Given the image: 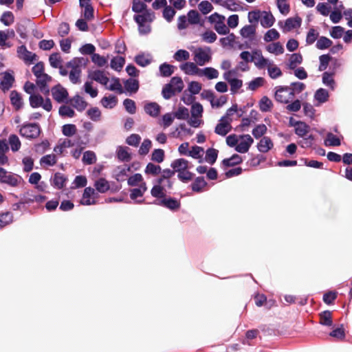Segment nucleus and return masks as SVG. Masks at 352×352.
I'll return each instance as SVG.
<instances>
[{
  "instance_id": "obj_1",
  "label": "nucleus",
  "mask_w": 352,
  "mask_h": 352,
  "mask_svg": "<svg viewBox=\"0 0 352 352\" xmlns=\"http://www.w3.org/2000/svg\"><path fill=\"white\" fill-rule=\"evenodd\" d=\"M87 62V58L83 57H76L66 63V67L71 68V71L69 74V78L73 84L80 83L82 67H85Z\"/></svg>"
},
{
  "instance_id": "obj_2",
  "label": "nucleus",
  "mask_w": 352,
  "mask_h": 352,
  "mask_svg": "<svg viewBox=\"0 0 352 352\" xmlns=\"http://www.w3.org/2000/svg\"><path fill=\"white\" fill-rule=\"evenodd\" d=\"M193 55L194 61L199 66H204L212 60V51L208 46L199 47L195 49Z\"/></svg>"
},
{
  "instance_id": "obj_3",
  "label": "nucleus",
  "mask_w": 352,
  "mask_h": 352,
  "mask_svg": "<svg viewBox=\"0 0 352 352\" xmlns=\"http://www.w3.org/2000/svg\"><path fill=\"white\" fill-rule=\"evenodd\" d=\"M41 132V129L38 123H24L19 129V134L28 140L37 138Z\"/></svg>"
},
{
  "instance_id": "obj_4",
  "label": "nucleus",
  "mask_w": 352,
  "mask_h": 352,
  "mask_svg": "<svg viewBox=\"0 0 352 352\" xmlns=\"http://www.w3.org/2000/svg\"><path fill=\"white\" fill-rule=\"evenodd\" d=\"M30 105L36 109L43 107L45 111H50L52 109L51 100L49 98L44 99L40 94H31L29 98Z\"/></svg>"
},
{
  "instance_id": "obj_5",
  "label": "nucleus",
  "mask_w": 352,
  "mask_h": 352,
  "mask_svg": "<svg viewBox=\"0 0 352 352\" xmlns=\"http://www.w3.org/2000/svg\"><path fill=\"white\" fill-rule=\"evenodd\" d=\"M290 91L288 86H276L274 98L278 102L287 104L294 98Z\"/></svg>"
},
{
  "instance_id": "obj_6",
  "label": "nucleus",
  "mask_w": 352,
  "mask_h": 352,
  "mask_svg": "<svg viewBox=\"0 0 352 352\" xmlns=\"http://www.w3.org/2000/svg\"><path fill=\"white\" fill-rule=\"evenodd\" d=\"M302 19L299 16L290 17L285 21H280L278 26L282 29L283 32H288L291 30L298 28L301 25Z\"/></svg>"
},
{
  "instance_id": "obj_7",
  "label": "nucleus",
  "mask_w": 352,
  "mask_h": 352,
  "mask_svg": "<svg viewBox=\"0 0 352 352\" xmlns=\"http://www.w3.org/2000/svg\"><path fill=\"white\" fill-rule=\"evenodd\" d=\"M152 204L163 206L170 210H176L180 208L181 204L179 200L174 197H164L162 199H155Z\"/></svg>"
},
{
  "instance_id": "obj_8",
  "label": "nucleus",
  "mask_w": 352,
  "mask_h": 352,
  "mask_svg": "<svg viewBox=\"0 0 352 352\" xmlns=\"http://www.w3.org/2000/svg\"><path fill=\"white\" fill-rule=\"evenodd\" d=\"M20 177L12 173L8 172L3 168L0 167V182L15 187L19 184Z\"/></svg>"
},
{
  "instance_id": "obj_9",
  "label": "nucleus",
  "mask_w": 352,
  "mask_h": 352,
  "mask_svg": "<svg viewBox=\"0 0 352 352\" xmlns=\"http://www.w3.org/2000/svg\"><path fill=\"white\" fill-rule=\"evenodd\" d=\"M53 98L58 103L67 102L69 96L67 90L60 84H58L51 89Z\"/></svg>"
},
{
  "instance_id": "obj_10",
  "label": "nucleus",
  "mask_w": 352,
  "mask_h": 352,
  "mask_svg": "<svg viewBox=\"0 0 352 352\" xmlns=\"http://www.w3.org/2000/svg\"><path fill=\"white\" fill-rule=\"evenodd\" d=\"M36 78V85L38 86L40 91L44 95L48 96L50 92L48 82L52 80V78L46 73L38 76Z\"/></svg>"
},
{
  "instance_id": "obj_11",
  "label": "nucleus",
  "mask_w": 352,
  "mask_h": 352,
  "mask_svg": "<svg viewBox=\"0 0 352 352\" xmlns=\"http://www.w3.org/2000/svg\"><path fill=\"white\" fill-rule=\"evenodd\" d=\"M16 52H17V56L20 59L23 60L26 63H32L36 58V54L28 51L26 46L24 45L19 46L17 47Z\"/></svg>"
},
{
  "instance_id": "obj_12",
  "label": "nucleus",
  "mask_w": 352,
  "mask_h": 352,
  "mask_svg": "<svg viewBox=\"0 0 352 352\" xmlns=\"http://www.w3.org/2000/svg\"><path fill=\"white\" fill-rule=\"evenodd\" d=\"M239 138L243 140L236 144L235 150L240 153H247L254 142L253 138L249 135H241Z\"/></svg>"
},
{
  "instance_id": "obj_13",
  "label": "nucleus",
  "mask_w": 352,
  "mask_h": 352,
  "mask_svg": "<svg viewBox=\"0 0 352 352\" xmlns=\"http://www.w3.org/2000/svg\"><path fill=\"white\" fill-rule=\"evenodd\" d=\"M3 76L0 81V88L3 92L8 91L14 82V77L12 71H6L1 74Z\"/></svg>"
},
{
  "instance_id": "obj_14",
  "label": "nucleus",
  "mask_w": 352,
  "mask_h": 352,
  "mask_svg": "<svg viewBox=\"0 0 352 352\" xmlns=\"http://www.w3.org/2000/svg\"><path fill=\"white\" fill-rule=\"evenodd\" d=\"M88 78L104 86H107L109 81V79L106 76L105 72L100 69H96L89 72Z\"/></svg>"
},
{
  "instance_id": "obj_15",
  "label": "nucleus",
  "mask_w": 352,
  "mask_h": 352,
  "mask_svg": "<svg viewBox=\"0 0 352 352\" xmlns=\"http://www.w3.org/2000/svg\"><path fill=\"white\" fill-rule=\"evenodd\" d=\"M231 120H223L222 121L221 118L219 122L215 126L214 133L217 135L225 136L231 131Z\"/></svg>"
},
{
  "instance_id": "obj_16",
  "label": "nucleus",
  "mask_w": 352,
  "mask_h": 352,
  "mask_svg": "<svg viewBox=\"0 0 352 352\" xmlns=\"http://www.w3.org/2000/svg\"><path fill=\"white\" fill-rule=\"evenodd\" d=\"M180 69L187 75L199 76L200 69L196 63L185 62L179 66Z\"/></svg>"
},
{
  "instance_id": "obj_17",
  "label": "nucleus",
  "mask_w": 352,
  "mask_h": 352,
  "mask_svg": "<svg viewBox=\"0 0 352 352\" xmlns=\"http://www.w3.org/2000/svg\"><path fill=\"white\" fill-rule=\"evenodd\" d=\"M144 109L146 113L151 117L156 118L160 113V106L155 102H149L144 104Z\"/></svg>"
},
{
  "instance_id": "obj_18",
  "label": "nucleus",
  "mask_w": 352,
  "mask_h": 352,
  "mask_svg": "<svg viewBox=\"0 0 352 352\" xmlns=\"http://www.w3.org/2000/svg\"><path fill=\"white\" fill-rule=\"evenodd\" d=\"M171 168L174 170L175 173H180L182 170H185V169H189V162L188 160L184 158H179L175 160L170 164Z\"/></svg>"
},
{
  "instance_id": "obj_19",
  "label": "nucleus",
  "mask_w": 352,
  "mask_h": 352,
  "mask_svg": "<svg viewBox=\"0 0 352 352\" xmlns=\"http://www.w3.org/2000/svg\"><path fill=\"white\" fill-rule=\"evenodd\" d=\"M256 25H246L240 30V34L243 38L252 40L256 34Z\"/></svg>"
},
{
  "instance_id": "obj_20",
  "label": "nucleus",
  "mask_w": 352,
  "mask_h": 352,
  "mask_svg": "<svg viewBox=\"0 0 352 352\" xmlns=\"http://www.w3.org/2000/svg\"><path fill=\"white\" fill-rule=\"evenodd\" d=\"M71 104L78 111H83L87 106V102L79 95L74 96L69 100Z\"/></svg>"
},
{
  "instance_id": "obj_21",
  "label": "nucleus",
  "mask_w": 352,
  "mask_h": 352,
  "mask_svg": "<svg viewBox=\"0 0 352 352\" xmlns=\"http://www.w3.org/2000/svg\"><path fill=\"white\" fill-rule=\"evenodd\" d=\"M274 144L270 138L263 136L257 144V148L261 153H267L272 148Z\"/></svg>"
},
{
  "instance_id": "obj_22",
  "label": "nucleus",
  "mask_w": 352,
  "mask_h": 352,
  "mask_svg": "<svg viewBox=\"0 0 352 352\" xmlns=\"http://www.w3.org/2000/svg\"><path fill=\"white\" fill-rule=\"evenodd\" d=\"M124 87L127 92L135 94L139 89V81L137 79L130 78L124 81Z\"/></svg>"
},
{
  "instance_id": "obj_23",
  "label": "nucleus",
  "mask_w": 352,
  "mask_h": 352,
  "mask_svg": "<svg viewBox=\"0 0 352 352\" xmlns=\"http://www.w3.org/2000/svg\"><path fill=\"white\" fill-rule=\"evenodd\" d=\"M87 3H80L79 2V5L82 8H84L82 15L85 18V20L91 21L94 19V8L91 5L90 1H86Z\"/></svg>"
},
{
  "instance_id": "obj_24",
  "label": "nucleus",
  "mask_w": 352,
  "mask_h": 352,
  "mask_svg": "<svg viewBox=\"0 0 352 352\" xmlns=\"http://www.w3.org/2000/svg\"><path fill=\"white\" fill-rule=\"evenodd\" d=\"M10 101L12 105L16 110H19L23 107V102L21 94L16 90H13L10 92Z\"/></svg>"
},
{
  "instance_id": "obj_25",
  "label": "nucleus",
  "mask_w": 352,
  "mask_h": 352,
  "mask_svg": "<svg viewBox=\"0 0 352 352\" xmlns=\"http://www.w3.org/2000/svg\"><path fill=\"white\" fill-rule=\"evenodd\" d=\"M65 182L66 178L60 173H56L53 178L51 179L52 185L58 190L62 189L65 186Z\"/></svg>"
},
{
  "instance_id": "obj_26",
  "label": "nucleus",
  "mask_w": 352,
  "mask_h": 352,
  "mask_svg": "<svg viewBox=\"0 0 352 352\" xmlns=\"http://www.w3.org/2000/svg\"><path fill=\"white\" fill-rule=\"evenodd\" d=\"M175 67L167 63L161 64L159 67L160 76L164 78L170 77L174 73Z\"/></svg>"
},
{
  "instance_id": "obj_27",
  "label": "nucleus",
  "mask_w": 352,
  "mask_h": 352,
  "mask_svg": "<svg viewBox=\"0 0 352 352\" xmlns=\"http://www.w3.org/2000/svg\"><path fill=\"white\" fill-rule=\"evenodd\" d=\"M219 72L217 69L211 67H207L204 69H200V73L199 76H206L208 79L212 80L217 78L219 76Z\"/></svg>"
},
{
  "instance_id": "obj_28",
  "label": "nucleus",
  "mask_w": 352,
  "mask_h": 352,
  "mask_svg": "<svg viewBox=\"0 0 352 352\" xmlns=\"http://www.w3.org/2000/svg\"><path fill=\"white\" fill-rule=\"evenodd\" d=\"M94 187L96 188V190L100 193H105L110 188L108 181L102 177L99 178L95 182Z\"/></svg>"
},
{
  "instance_id": "obj_29",
  "label": "nucleus",
  "mask_w": 352,
  "mask_h": 352,
  "mask_svg": "<svg viewBox=\"0 0 352 352\" xmlns=\"http://www.w3.org/2000/svg\"><path fill=\"white\" fill-rule=\"evenodd\" d=\"M95 194V190L91 187H86L84 190L82 195V200L81 204L82 205L89 206L95 204V201H91L90 197Z\"/></svg>"
},
{
  "instance_id": "obj_30",
  "label": "nucleus",
  "mask_w": 352,
  "mask_h": 352,
  "mask_svg": "<svg viewBox=\"0 0 352 352\" xmlns=\"http://www.w3.org/2000/svg\"><path fill=\"white\" fill-rule=\"evenodd\" d=\"M206 185L207 182L204 177H197L191 184V188L193 192H201Z\"/></svg>"
},
{
  "instance_id": "obj_31",
  "label": "nucleus",
  "mask_w": 352,
  "mask_h": 352,
  "mask_svg": "<svg viewBox=\"0 0 352 352\" xmlns=\"http://www.w3.org/2000/svg\"><path fill=\"white\" fill-rule=\"evenodd\" d=\"M225 17H221V19L218 20L216 24L214 25V29L217 31L219 34L226 35L229 34L230 29L224 23Z\"/></svg>"
},
{
  "instance_id": "obj_32",
  "label": "nucleus",
  "mask_w": 352,
  "mask_h": 352,
  "mask_svg": "<svg viewBox=\"0 0 352 352\" xmlns=\"http://www.w3.org/2000/svg\"><path fill=\"white\" fill-rule=\"evenodd\" d=\"M253 54L255 56V58L257 57L258 60L257 61L254 62L255 65L258 68H263L266 65H271L272 63L270 62L267 58H264L262 55V53L259 50H256L253 52Z\"/></svg>"
},
{
  "instance_id": "obj_33",
  "label": "nucleus",
  "mask_w": 352,
  "mask_h": 352,
  "mask_svg": "<svg viewBox=\"0 0 352 352\" xmlns=\"http://www.w3.org/2000/svg\"><path fill=\"white\" fill-rule=\"evenodd\" d=\"M117 157L122 162H129L131 159L130 153L128 152V148L119 146L116 151Z\"/></svg>"
},
{
  "instance_id": "obj_34",
  "label": "nucleus",
  "mask_w": 352,
  "mask_h": 352,
  "mask_svg": "<svg viewBox=\"0 0 352 352\" xmlns=\"http://www.w3.org/2000/svg\"><path fill=\"white\" fill-rule=\"evenodd\" d=\"M125 63V58L122 56H115L111 60L110 67L115 71L120 72L122 70Z\"/></svg>"
},
{
  "instance_id": "obj_35",
  "label": "nucleus",
  "mask_w": 352,
  "mask_h": 352,
  "mask_svg": "<svg viewBox=\"0 0 352 352\" xmlns=\"http://www.w3.org/2000/svg\"><path fill=\"white\" fill-rule=\"evenodd\" d=\"M298 124L295 128V133L300 138H304L309 132L310 126L305 122H297Z\"/></svg>"
},
{
  "instance_id": "obj_36",
  "label": "nucleus",
  "mask_w": 352,
  "mask_h": 352,
  "mask_svg": "<svg viewBox=\"0 0 352 352\" xmlns=\"http://www.w3.org/2000/svg\"><path fill=\"white\" fill-rule=\"evenodd\" d=\"M162 184H159L156 182V184L151 190V194L153 197L157 199H163L165 197L164 186H162Z\"/></svg>"
},
{
  "instance_id": "obj_37",
  "label": "nucleus",
  "mask_w": 352,
  "mask_h": 352,
  "mask_svg": "<svg viewBox=\"0 0 352 352\" xmlns=\"http://www.w3.org/2000/svg\"><path fill=\"white\" fill-rule=\"evenodd\" d=\"M320 324L331 327L333 325L331 312L326 310L320 314Z\"/></svg>"
},
{
  "instance_id": "obj_38",
  "label": "nucleus",
  "mask_w": 352,
  "mask_h": 352,
  "mask_svg": "<svg viewBox=\"0 0 352 352\" xmlns=\"http://www.w3.org/2000/svg\"><path fill=\"white\" fill-rule=\"evenodd\" d=\"M170 85V87L176 91L180 93L184 89V82L181 77L174 76L171 78L170 82L167 83Z\"/></svg>"
},
{
  "instance_id": "obj_39",
  "label": "nucleus",
  "mask_w": 352,
  "mask_h": 352,
  "mask_svg": "<svg viewBox=\"0 0 352 352\" xmlns=\"http://www.w3.org/2000/svg\"><path fill=\"white\" fill-rule=\"evenodd\" d=\"M117 102V98L113 95H111L109 96H104L101 100L102 105L107 109H113L116 106Z\"/></svg>"
},
{
  "instance_id": "obj_40",
  "label": "nucleus",
  "mask_w": 352,
  "mask_h": 352,
  "mask_svg": "<svg viewBox=\"0 0 352 352\" xmlns=\"http://www.w3.org/2000/svg\"><path fill=\"white\" fill-rule=\"evenodd\" d=\"M242 162V158L238 154L232 155L230 158L223 160L222 164L227 167L234 166Z\"/></svg>"
},
{
  "instance_id": "obj_41",
  "label": "nucleus",
  "mask_w": 352,
  "mask_h": 352,
  "mask_svg": "<svg viewBox=\"0 0 352 352\" xmlns=\"http://www.w3.org/2000/svg\"><path fill=\"white\" fill-rule=\"evenodd\" d=\"M266 50L271 54H274L275 55H280L284 53V47L280 44V42H275L271 44H269L266 47Z\"/></svg>"
},
{
  "instance_id": "obj_42",
  "label": "nucleus",
  "mask_w": 352,
  "mask_h": 352,
  "mask_svg": "<svg viewBox=\"0 0 352 352\" xmlns=\"http://www.w3.org/2000/svg\"><path fill=\"white\" fill-rule=\"evenodd\" d=\"M206 97L210 100L212 107H220L223 106L227 101L226 96H221L216 101H214V94L212 91H207Z\"/></svg>"
},
{
  "instance_id": "obj_43",
  "label": "nucleus",
  "mask_w": 352,
  "mask_h": 352,
  "mask_svg": "<svg viewBox=\"0 0 352 352\" xmlns=\"http://www.w3.org/2000/svg\"><path fill=\"white\" fill-rule=\"evenodd\" d=\"M218 153V150L215 148H208L206 152L205 160L211 165L214 164L217 161Z\"/></svg>"
},
{
  "instance_id": "obj_44",
  "label": "nucleus",
  "mask_w": 352,
  "mask_h": 352,
  "mask_svg": "<svg viewBox=\"0 0 352 352\" xmlns=\"http://www.w3.org/2000/svg\"><path fill=\"white\" fill-rule=\"evenodd\" d=\"M332 44L333 42L331 39L326 36H320L319 38L318 39L316 44V47L318 50H323L330 47L332 45Z\"/></svg>"
},
{
  "instance_id": "obj_45",
  "label": "nucleus",
  "mask_w": 352,
  "mask_h": 352,
  "mask_svg": "<svg viewBox=\"0 0 352 352\" xmlns=\"http://www.w3.org/2000/svg\"><path fill=\"white\" fill-rule=\"evenodd\" d=\"M324 144L326 146H338L341 144V140L338 136L331 132H329L327 134Z\"/></svg>"
},
{
  "instance_id": "obj_46",
  "label": "nucleus",
  "mask_w": 352,
  "mask_h": 352,
  "mask_svg": "<svg viewBox=\"0 0 352 352\" xmlns=\"http://www.w3.org/2000/svg\"><path fill=\"white\" fill-rule=\"evenodd\" d=\"M329 97V92L327 91V90L323 88L318 89L314 94L315 100L320 103H324L327 102L328 100Z\"/></svg>"
},
{
  "instance_id": "obj_47",
  "label": "nucleus",
  "mask_w": 352,
  "mask_h": 352,
  "mask_svg": "<svg viewBox=\"0 0 352 352\" xmlns=\"http://www.w3.org/2000/svg\"><path fill=\"white\" fill-rule=\"evenodd\" d=\"M263 16L261 21V24L263 28L272 27L274 22L275 19L271 12H263Z\"/></svg>"
},
{
  "instance_id": "obj_48",
  "label": "nucleus",
  "mask_w": 352,
  "mask_h": 352,
  "mask_svg": "<svg viewBox=\"0 0 352 352\" xmlns=\"http://www.w3.org/2000/svg\"><path fill=\"white\" fill-rule=\"evenodd\" d=\"M302 62V56L300 53H294L291 55L288 67L290 69H295L298 64H301Z\"/></svg>"
},
{
  "instance_id": "obj_49",
  "label": "nucleus",
  "mask_w": 352,
  "mask_h": 352,
  "mask_svg": "<svg viewBox=\"0 0 352 352\" xmlns=\"http://www.w3.org/2000/svg\"><path fill=\"white\" fill-rule=\"evenodd\" d=\"M8 143L13 152L18 151L21 146L19 137L15 134H11L8 138Z\"/></svg>"
},
{
  "instance_id": "obj_50",
  "label": "nucleus",
  "mask_w": 352,
  "mask_h": 352,
  "mask_svg": "<svg viewBox=\"0 0 352 352\" xmlns=\"http://www.w3.org/2000/svg\"><path fill=\"white\" fill-rule=\"evenodd\" d=\"M333 73H329L325 72L322 74V83L329 87L331 89L333 90L335 89L336 82L334 79L333 78Z\"/></svg>"
},
{
  "instance_id": "obj_51",
  "label": "nucleus",
  "mask_w": 352,
  "mask_h": 352,
  "mask_svg": "<svg viewBox=\"0 0 352 352\" xmlns=\"http://www.w3.org/2000/svg\"><path fill=\"white\" fill-rule=\"evenodd\" d=\"M273 106L272 100L267 96H263L259 101V108L262 112H268Z\"/></svg>"
},
{
  "instance_id": "obj_52",
  "label": "nucleus",
  "mask_w": 352,
  "mask_h": 352,
  "mask_svg": "<svg viewBox=\"0 0 352 352\" xmlns=\"http://www.w3.org/2000/svg\"><path fill=\"white\" fill-rule=\"evenodd\" d=\"M57 162L56 156L54 154H50L43 156L40 159V164L41 166H52L56 164Z\"/></svg>"
},
{
  "instance_id": "obj_53",
  "label": "nucleus",
  "mask_w": 352,
  "mask_h": 352,
  "mask_svg": "<svg viewBox=\"0 0 352 352\" xmlns=\"http://www.w3.org/2000/svg\"><path fill=\"white\" fill-rule=\"evenodd\" d=\"M13 221V214L10 212L0 213V228H3Z\"/></svg>"
},
{
  "instance_id": "obj_54",
  "label": "nucleus",
  "mask_w": 352,
  "mask_h": 352,
  "mask_svg": "<svg viewBox=\"0 0 352 352\" xmlns=\"http://www.w3.org/2000/svg\"><path fill=\"white\" fill-rule=\"evenodd\" d=\"M96 155L94 151H87L83 153L82 161L85 164L91 165L96 162Z\"/></svg>"
},
{
  "instance_id": "obj_55",
  "label": "nucleus",
  "mask_w": 352,
  "mask_h": 352,
  "mask_svg": "<svg viewBox=\"0 0 352 352\" xmlns=\"http://www.w3.org/2000/svg\"><path fill=\"white\" fill-rule=\"evenodd\" d=\"M63 59L58 52L52 53L49 56V62L50 66L53 68H58V67L60 66L62 64Z\"/></svg>"
},
{
  "instance_id": "obj_56",
  "label": "nucleus",
  "mask_w": 352,
  "mask_h": 352,
  "mask_svg": "<svg viewBox=\"0 0 352 352\" xmlns=\"http://www.w3.org/2000/svg\"><path fill=\"white\" fill-rule=\"evenodd\" d=\"M289 87L290 92L292 94L293 98H294L296 94H300L302 92L306 87L305 85L301 82H292Z\"/></svg>"
},
{
  "instance_id": "obj_57",
  "label": "nucleus",
  "mask_w": 352,
  "mask_h": 352,
  "mask_svg": "<svg viewBox=\"0 0 352 352\" xmlns=\"http://www.w3.org/2000/svg\"><path fill=\"white\" fill-rule=\"evenodd\" d=\"M188 21L191 25H197L200 23V15L196 10H190L187 14Z\"/></svg>"
},
{
  "instance_id": "obj_58",
  "label": "nucleus",
  "mask_w": 352,
  "mask_h": 352,
  "mask_svg": "<svg viewBox=\"0 0 352 352\" xmlns=\"http://www.w3.org/2000/svg\"><path fill=\"white\" fill-rule=\"evenodd\" d=\"M135 61L138 65L146 67L151 63V58L148 54L146 56L144 54H138L135 57Z\"/></svg>"
},
{
  "instance_id": "obj_59",
  "label": "nucleus",
  "mask_w": 352,
  "mask_h": 352,
  "mask_svg": "<svg viewBox=\"0 0 352 352\" xmlns=\"http://www.w3.org/2000/svg\"><path fill=\"white\" fill-rule=\"evenodd\" d=\"M107 89H108L110 91H117L119 94L124 93V90L120 82V80L118 78L116 77L112 78V82L109 87H107Z\"/></svg>"
},
{
  "instance_id": "obj_60",
  "label": "nucleus",
  "mask_w": 352,
  "mask_h": 352,
  "mask_svg": "<svg viewBox=\"0 0 352 352\" xmlns=\"http://www.w3.org/2000/svg\"><path fill=\"white\" fill-rule=\"evenodd\" d=\"M144 173L146 175H157L161 173V167L159 165L149 162L145 168Z\"/></svg>"
},
{
  "instance_id": "obj_61",
  "label": "nucleus",
  "mask_w": 352,
  "mask_h": 352,
  "mask_svg": "<svg viewBox=\"0 0 352 352\" xmlns=\"http://www.w3.org/2000/svg\"><path fill=\"white\" fill-rule=\"evenodd\" d=\"M267 126L264 124H260L253 129L252 133L256 139H258L267 132Z\"/></svg>"
},
{
  "instance_id": "obj_62",
  "label": "nucleus",
  "mask_w": 352,
  "mask_h": 352,
  "mask_svg": "<svg viewBox=\"0 0 352 352\" xmlns=\"http://www.w3.org/2000/svg\"><path fill=\"white\" fill-rule=\"evenodd\" d=\"M0 21L6 26L10 25L14 22V15L10 11L4 12L0 18Z\"/></svg>"
},
{
  "instance_id": "obj_63",
  "label": "nucleus",
  "mask_w": 352,
  "mask_h": 352,
  "mask_svg": "<svg viewBox=\"0 0 352 352\" xmlns=\"http://www.w3.org/2000/svg\"><path fill=\"white\" fill-rule=\"evenodd\" d=\"M189 58L190 53L186 50H179L173 55V58L178 62L187 60Z\"/></svg>"
},
{
  "instance_id": "obj_64",
  "label": "nucleus",
  "mask_w": 352,
  "mask_h": 352,
  "mask_svg": "<svg viewBox=\"0 0 352 352\" xmlns=\"http://www.w3.org/2000/svg\"><path fill=\"white\" fill-rule=\"evenodd\" d=\"M176 14V11L170 6H166L163 10V17L168 21L171 22Z\"/></svg>"
}]
</instances>
